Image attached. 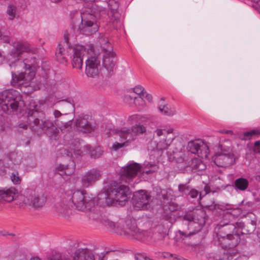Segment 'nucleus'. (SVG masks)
Segmentation results:
<instances>
[{"instance_id":"obj_52","label":"nucleus","mask_w":260,"mask_h":260,"mask_svg":"<svg viewBox=\"0 0 260 260\" xmlns=\"http://www.w3.org/2000/svg\"><path fill=\"white\" fill-rule=\"evenodd\" d=\"M143 98L146 99L148 102H151L152 101V96L151 94L147 93L145 92L144 96H142Z\"/></svg>"},{"instance_id":"obj_17","label":"nucleus","mask_w":260,"mask_h":260,"mask_svg":"<svg viewBox=\"0 0 260 260\" xmlns=\"http://www.w3.org/2000/svg\"><path fill=\"white\" fill-rule=\"evenodd\" d=\"M50 260H94L92 252L88 249L76 251L73 258L59 255H53Z\"/></svg>"},{"instance_id":"obj_6","label":"nucleus","mask_w":260,"mask_h":260,"mask_svg":"<svg viewBox=\"0 0 260 260\" xmlns=\"http://www.w3.org/2000/svg\"><path fill=\"white\" fill-rule=\"evenodd\" d=\"M129 187L125 185L116 184H111L104 194L105 202L108 206H112L118 203L123 206L127 201L129 194Z\"/></svg>"},{"instance_id":"obj_31","label":"nucleus","mask_w":260,"mask_h":260,"mask_svg":"<svg viewBox=\"0 0 260 260\" xmlns=\"http://www.w3.org/2000/svg\"><path fill=\"white\" fill-rule=\"evenodd\" d=\"M232 258V256L231 254L226 252L225 250H222L215 254L212 257H210V260H230Z\"/></svg>"},{"instance_id":"obj_56","label":"nucleus","mask_w":260,"mask_h":260,"mask_svg":"<svg viewBox=\"0 0 260 260\" xmlns=\"http://www.w3.org/2000/svg\"><path fill=\"white\" fill-rule=\"evenodd\" d=\"M30 260H41L38 257H34L30 258Z\"/></svg>"},{"instance_id":"obj_14","label":"nucleus","mask_w":260,"mask_h":260,"mask_svg":"<svg viewBox=\"0 0 260 260\" xmlns=\"http://www.w3.org/2000/svg\"><path fill=\"white\" fill-rule=\"evenodd\" d=\"M187 150L202 158H207L209 153L208 145L201 140L190 141L188 143Z\"/></svg>"},{"instance_id":"obj_12","label":"nucleus","mask_w":260,"mask_h":260,"mask_svg":"<svg viewBox=\"0 0 260 260\" xmlns=\"http://www.w3.org/2000/svg\"><path fill=\"white\" fill-rule=\"evenodd\" d=\"M23 202L35 209L42 208L46 202V197L42 193H38L31 189H26L24 192Z\"/></svg>"},{"instance_id":"obj_23","label":"nucleus","mask_w":260,"mask_h":260,"mask_svg":"<svg viewBox=\"0 0 260 260\" xmlns=\"http://www.w3.org/2000/svg\"><path fill=\"white\" fill-rule=\"evenodd\" d=\"M88 118V116L85 115L76 119V124L79 131L83 133H89L92 130Z\"/></svg>"},{"instance_id":"obj_54","label":"nucleus","mask_w":260,"mask_h":260,"mask_svg":"<svg viewBox=\"0 0 260 260\" xmlns=\"http://www.w3.org/2000/svg\"><path fill=\"white\" fill-rule=\"evenodd\" d=\"M205 206L208 208L212 209V206H213V208H215V205H213L212 204H205Z\"/></svg>"},{"instance_id":"obj_34","label":"nucleus","mask_w":260,"mask_h":260,"mask_svg":"<svg viewBox=\"0 0 260 260\" xmlns=\"http://www.w3.org/2000/svg\"><path fill=\"white\" fill-rule=\"evenodd\" d=\"M190 166L192 169L199 171L203 170L205 169V166L202 162L198 158L191 159L190 161Z\"/></svg>"},{"instance_id":"obj_58","label":"nucleus","mask_w":260,"mask_h":260,"mask_svg":"<svg viewBox=\"0 0 260 260\" xmlns=\"http://www.w3.org/2000/svg\"><path fill=\"white\" fill-rule=\"evenodd\" d=\"M0 58L1 60L2 61L3 60H4L5 58L4 56H3L2 53L0 52Z\"/></svg>"},{"instance_id":"obj_39","label":"nucleus","mask_w":260,"mask_h":260,"mask_svg":"<svg viewBox=\"0 0 260 260\" xmlns=\"http://www.w3.org/2000/svg\"><path fill=\"white\" fill-rule=\"evenodd\" d=\"M142 117L140 115L135 114L129 116L127 119V122L129 124H132L136 122H138L141 120Z\"/></svg>"},{"instance_id":"obj_27","label":"nucleus","mask_w":260,"mask_h":260,"mask_svg":"<svg viewBox=\"0 0 260 260\" xmlns=\"http://www.w3.org/2000/svg\"><path fill=\"white\" fill-rule=\"evenodd\" d=\"M16 192L14 187L0 189V199L10 202L14 200Z\"/></svg>"},{"instance_id":"obj_36","label":"nucleus","mask_w":260,"mask_h":260,"mask_svg":"<svg viewBox=\"0 0 260 260\" xmlns=\"http://www.w3.org/2000/svg\"><path fill=\"white\" fill-rule=\"evenodd\" d=\"M165 210L168 209L171 212L177 211L181 208V206L175 202H170L165 206Z\"/></svg>"},{"instance_id":"obj_13","label":"nucleus","mask_w":260,"mask_h":260,"mask_svg":"<svg viewBox=\"0 0 260 260\" xmlns=\"http://www.w3.org/2000/svg\"><path fill=\"white\" fill-rule=\"evenodd\" d=\"M101 60L94 53L90 54L86 61L85 74L88 77L97 78L100 75Z\"/></svg>"},{"instance_id":"obj_30","label":"nucleus","mask_w":260,"mask_h":260,"mask_svg":"<svg viewBox=\"0 0 260 260\" xmlns=\"http://www.w3.org/2000/svg\"><path fill=\"white\" fill-rule=\"evenodd\" d=\"M234 184L236 189L243 191L247 188L249 182L245 178H239L235 181Z\"/></svg>"},{"instance_id":"obj_7","label":"nucleus","mask_w":260,"mask_h":260,"mask_svg":"<svg viewBox=\"0 0 260 260\" xmlns=\"http://www.w3.org/2000/svg\"><path fill=\"white\" fill-rule=\"evenodd\" d=\"M75 208L81 211H91L95 201L93 197H90L85 191L76 190L70 198Z\"/></svg>"},{"instance_id":"obj_42","label":"nucleus","mask_w":260,"mask_h":260,"mask_svg":"<svg viewBox=\"0 0 260 260\" xmlns=\"http://www.w3.org/2000/svg\"><path fill=\"white\" fill-rule=\"evenodd\" d=\"M133 91L135 93L139 95L140 96H144V88L141 85L136 86L133 88Z\"/></svg>"},{"instance_id":"obj_51","label":"nucleus","mask_w":260,"mask_h":260,"mask_svg":"<svg viewBox=\"0 0 260 260\" xmlns=\"http://www.w3.org/2000/svg\"><path fill=\"white\" fill-rule=\"evenodd\" d=\"M56 58L58 61L60 62V63H63L66 62V57L63 56V55L61 56L59 55L58 56H56Z\"/></svg>"},{"instance_id":"obj_40","label":"nucleus","mask_w":260,"mask_h":260,"mask_svg":"<svg viewBox=\"0 0 260 260\" xmlns=\"http://www.w3.org/2000/svg\"><path fill=\"white\" fill-rule=\"evenodd\" d=\"M90 155L92 157L94 158H99L102 156V152L100 148H96L90 150Z\"/></svg>"},{"instance_id":"obj_28","label":"nucleus","mask_w":260,"mask_h":260,"mask_svg":"<svg viewBox=\"0 0 260 260\" xmlns=\"http://www.w3.org/2000/svg\"><path fill=\"white\" fill-rule=\"evenodd\" d=\"M108 6L110 9V15L114 19L117 21L119 19V14L118 9L119 8V0H109Z\"/></svg>"},{"instance_id":"obj_48","label":"nucleus","mask_w":260,"mask_h":260,"mask_svg":"<svg viewBox=\"0 0 260 260\" xmlns=\"http://www.w3.org/2000/svg\"><path fill=\"white\" fill-rule=\"evenodd\" d=\"M233 136L234 139L239 138L241 140H246V138L243 137V134H242L240 132H236L234 133V135H232Z\"/></svg>"},{"instance_id":"obj_4","label":"nucleus","mask_w":260,"mask_h":260,"mask_svg":"<svg viewBox=\"0 0 260 260\" xmlns=\"http://www.w3.org/2000/svg\"><path fill=\"white\" fill-rule=\"evenodd\" d=\"M206 213L203 210L194 214L186 213L180 217L182 220V231L178 233L181 236L187 237L200 232L206 222Z\"/></svg>"},{"instance_id":"obj_46","label":"nucleus","mask_w":260,"mask_h":260,"mask_svg":"<svg viewBox=\"0 0 260 260\" xmlns=\"http://www.w3.org/2000/svg\"><path fill=\"white\" fill-rule=\"evenodd\" d=\"M150 167L151 168L150 169L148 170L143 171L142 173H146L147 174L152 173L155 171H156L158 169V167L155 165H150Z\"/></svg>"},{"instance_id":"obj_32","label":"nucleus","mask_w":260,"mask_h":260,"mask_svg":"<svg viewBox=\"0 0 260 260\" xmlns=\"http://www.w3.org/2000/svg\"><path fill=\"white\" fill-rule=\"evenodd\" d=\"M131 127L133 131V132L135 134V136L137 138L139 135L145 134L147 131L146 127L140 123L136 124Z\"/></svg>"},{"instance_id":"obj_61","label":"nucleus","mask_w":260,"mask_h":260,"mask_svg":"<svg viewBox=\"0 0 260 260\" xmlns=\"http://www.w3.org/2000/svg\"><path fill=\"white\" fill-rule=\"evenodd\" d=\"M236 260H238V259H236Z\"/></svg>"},{"instance_id":"obj_41","label":"nucleus","mask_w":260,"mask_h":260,"mask_svg":"<svg viewBox=\"0 0 260 260\" xmlns=\"http://www.w3.org/2000/svg\"><path fill=\"white\" fill-rule=\"evenodd\" d=\"M171 196V193L168 192L167 190L165 189H160V193L159 194V197L162 198L164 200H171V198L170 197Z\"/></svg>"},{"instance_id":"obj_19","label":"nucleus","mask_w":260,"mask_h":260,"mask_svg":"<svg viewBox=\"0 0 260 260\" xmlns=\"http://www.w3.org/2000/svg\"><path fill=\"white\" fill-rule=\"evenodd\" d=\"M25 69L24 72H22L18 75L12 72V83L22 85L28 83L34 79L35 72L33 70Z\"/></svg>"},{"instance_id":"obj_45","label":"nucleus","mask_w":260,"mask_h":260,"mask_svg":"<svg viewBox=\"0 0 260 260\" xmlns=\"http://www.w3.org/2000/svg\"><path fill=\"white\" fill-rule=\"evenodd\" d=\"M11 178L12 181L15 184H19L21 182V179L18 176V174L17 173L16 174L13 173L11 176Z\"/></svg>"},{"instance_id":"obj_29","label":"nucleus","mask_w":260,"mask_h":260,"mask_svg":"<svg viewBox=\"0 0 260 260\" xmlns=\"http://www.w3.org/2000/svg\"><path fill=\"white\" fill-rule=\"evenodd\" d=\"M89 216V218H92V219L101 220L102 222H103L104 224H105V225L108 226L111 230L114 229L117 225L116 223L110 220L108 218H104L101 219L98 214H96L94 212H91L90 213Z\"/></svg>"},{"instance_id":"obj_44","label":"nucleus","mask_w":260,"mask_h":260,"mask_svg":"<svg viewBox=\"0 0 260 260\" xmlns=\"http://www.w3.org/2000/svg\"><path fill=\"white\" fill-rule=\"evenodd\" d=\"M127 146H128V145L124 142H121V143L116 142L113 143L112 148L113 150L116 151L123 147Z\"/></svg>"},{"instance_id":"obj_38","label":"nucleus","mask_w":260,"mask_h":260,"mask_svg":"<svg viewBox=\"0 0 260 260\" xmlns=\"http://www.w3.org/2000/svg\"><path fill=\"white\" fill-rule=\"evenodd\" d=\"M260 135V129H253L249 132H246L243 133V137L250 139L253 135Z\"/></svg>"},{"instance_id":"obj_47","label":"nucleus","mask_w":260,"mask_h":260,"mask_svg":"<svg viewBox=\"0 0 260 260\" xmlns=\"http://www.w3.org/2000/svg\"><path fill=\"white\" fill-rule=\"evenodd\" d=\"M65 50L64 48L61 45H59L57 49V51L56 52V56H58L59 55L61 56L63 55V52H64Z\"/></svg>"},{"instance_id":"obj_24","label":"nucleus","mask_w":260,"mask_h":260,"mask_svg":"<svg viewBox=\"0 0 260 260\" xmlns=\"http://www.w3.org/2000/svg\"><path fill=\"white\" fill-rule=\"evenodd\" d=\"M54 208L56 212L62 216H69L71 213L70 206L66 200H60L55 204Z\"/></svg>"},{"instance_id":"obj_37","label":"nucleus","mask_w":260,"mask_h":260,"mask_svg":"<svg viewBox=\"0 0 260 260\" xmlns=\"http://www.w3.org/2000/svg\"><path fill=\"white\" fill-rule=\"evenodd\" d=\"M126 99L127 100H133L134 103L135 105H143L144 101L142 96H139V97H132L130 95L126 96Z\"/></svg>"},{"instance_id":"obj_35","label":"nucleus","mask_w":260,"mask_h":260,"mask_svg":"<svg viewBox=\"0 0 260 260\" xmlns=\"http://www.w3.org/2000/svg\"><path fill=\"white\" fill-rule=\"evenodd\" d=\"M16 10V7L14 5H10L8 7L7 14L9 15L10 20H12L15 17Z\"/></svg>"},{"instance_id":"obj_53","label":"nucleus","mask_w":260,"mask_h":260,"mask_svg":"<svg viewBox=\"0 0 260 260\" xmlns=\"http://www.w3.org/2000/svg\"><path fill=\"white\" fill-rule=\"evenodd\" d=\"M220 133L230 134L231 135H234V132L232 130L223 129L219 131Z\"/></svg>"},{"instance_id":"obj_26","label":"nucleus","mask_w":260,"mask_h":260,"mask_svg":"<svg viewBox=\"0 0 260 260\" xmlns=\"http://www.w3.org/2000/svg\"><path fill=\"white\" fill-rule=\"evenodd\" d=\"M126 233L139 240L142 239L147 235L146 231H140L135 223H132V222L130 224L127 223Z\"/></svg>"},{"instance_id":"obj_16","label":"nucleus","mask_w":260,"mask_h":260,"mask_svg":"<svg viewBox=\"0 0 260 260\" xmlns=\"http://www.w3.org/2000/svg\"><path fill=\"white\" fill-rule=\"evenodd\" d=\"M151 202V196L146 191H139L134 195V204L137 209H148L150 207V203Z\"/></svg>"},{"instance_id":"obj_50","label":"nucleus","mask_w":260,"mask_h":260,"mask_svg":"<svg viewBox=\"0 0 260 260\" xmlns=\"http://www.w3.org/2000/svg\"><path fill=\"white\" fill-rule=\"evenodd\" d=\"M253 151L255 153H260V141H257L255 142Z\"/></svg>"},{"instance_id":"obj_15","label":"nucleus","mask_w":260,"mask_h":260,"mask_svg":"<svg viewBox=\"0 0 260 260\" xmlns=\"http://www.w3.org/2000/svg\"><path fill=\"white\" fill-rule=\"evenodd\" d=\"M102 174V171L97 168H92L88 170L81 177L82 186L87 188L93 185L96 182L101 179Z\"/></svg>"},{"instance_id":"obj_5","label":"nucleus","mask_w":260,"mask_h":260,"mask_svg":"<svg viewBox=\"0 0 260 260\" xmlns=\"http://www.w3.org/2000/svg\"><path fill=\"white\" fill-rule=\"evenodd\" d=\"M96 5H92V9L87 10L85 12L79 16V21L81 18V24L79 26L80 32L86 36H90L95 33L99 29L96 23L100 18V11H93Z\"/></svg>"},{"instance_id":"obj_57","label":"nucleus","mask_w":260,"mask_h":260,"mask_svg":"<svg viewBox=\"0 0 260 260\" xmlns=\"http://www.w3.org/2000/svg\"><path fill=\"white\" fill-rule=\"evenodd\" d=\"M64 40H65V42L67 43V44H68V42H69L68 38L66 35L64 36Z\"/></svg>"},{"instance_id":"obj_2","label":"nucleus","mask_w":260,"mask_h":260,"mask_svg":"<svg viewBox=\"0 0 260 260\" xmlns=\"http://www.w3.org/2000/svg\"><path fill=\"white\" fill-rule=\"evenodd\" d=\"M245 225L241 221L235 224L221 222L216 228L218 240L221 247L224 249L233 248L239 243L240 235L246 232L251 233V231L246 230Z\"/></svg>"},{"instance_id":"obj_20","label":"nucleus","mask_w":260,"mask_h":260,"mask_svg":"<svg viewBox=\"0 0 260 260\" xmlns=\"http://www.w3.org/2000/svg\"><path fill=\"white\" fill-rule=\"evenodd\" d=\"M116 60L115 54L114 52L107 49H104L103 64L110 74L115 69Z\"/></svg>"},{"instance_id":"obj_11","label":"nucleus","mask_w":260,"mask_h":260,"mask_svg":"<svg viewBox=\"0 0 260 260\" xmlns=\"http://www.w3.org/2000/svg\"><path fill=\"white\" fill-rule=\"evenodd\" d=\"M93 46L92 44H87L85 46L81 45H76L73 49L72 57V66L74 68L81 69L83 66V57L86 54L89 56L93 53Z\"/></svg>"},{"instance_id":"obj_1","label":"nucleus","mask_w":260,"mask_h":260,"mask_svg":"<svg viewBox=\"0 0 260 260\" xmlns=\"http://www.w3.org/2000/svg\"><path fill=\"white\" fill-rule=\"evenodd\" d=\"M53 115L55 120L52 121L45 118V114L43 111H30L28 113V123L31 130L38 134L44 132L50 138L56 139L59 133V129H62L60 122L64 120L66 115L57 110L54 111Z\"/></svg>"},{"instance_id":"obj_49","label":"nucleus","mask_w":260,"mask_h":260,"mask_svg":"<svg viewBox=\"0 0 260 260\" xmlns=\"http://www.w3.org/2000/svg\"><path fill=\"white\" fill-rule=\"evenodd\" d=\"M31 110H35V109H31L30 108H29V109H28V113H29V112L30 111H31ZM28 115H27V117H28ZM27 124H26L23 123H20V124H19V128H23V129H27V127H28V126L29 127H29V126L28 123V118H27ZM29 128L31 129V128Z\"/></svg>"},{"instance_id":"obj_33","label":"nucleus","mask_w":260,"mask_h":260,"mask_svg":"<svg viewBox=\"0 0 260 260\" xmlns=\"http://www.w3.org/2000/svg\"><path fill=\"white\" fill-rule=\"evenodd\" d=\"M158 109L159 111L165 115L173 116L176 113L174 108H169L167 105H160Z\"/></svg>"},{"instance_id":"obj_21","label":"nucleus","mask_w":260,"mask_h":260,"mask_svg":"<svg viewBox=\"0 0 260 260\" xmlns=\"http://www.w3.org/2000/svg\"><path fill=\"white\" fill-rule=\"evenodd\" d=\"M117 135L120 138L121 142H125L128 145V144L136 140L137 137L133 132L131 127H123L117 132Z\"/></svg>"},{"instance_id":"obj_55","label":"nucleus","mask_w":260,"mask_h":260,"mask_svg":"<svg viewBox=\"0 0 260 260\" xmlns=\"http://www.w3.org/2000/svg\"><path fill=\"white\" fill-rule=\"evenodd\" d=\"M94 0H83V2L86 3H91L94 2Z\"/></svg>"},{"instance_id":"obj_10","label":"nucleus","mask_w":260,"mask_h":260,"mask_svg":"<svg viewBox=\"0 0 260 260\" xmlns=\"http://www.w3.org/2000/svg\"><path fill=\"white\" fill-rule=\"evenodd\" d=\"M220 151L213 157V160L219 167H227L235 163L236 156L231 147L225 148L221 146Z\"/></svg>"},{"instance_id":"obj_60","label":"nucleus","mask_w":260,"mask_h":260,"mask_svg":"<svg viewBox=\"0 0 260 260\" xmlns=\"http://www.w3.org/2000/svg\"><path fill=\"white\" fill-rule=\"evenodd\" d=\"M257 177H258L259 178H260V176H257Z\"/></svg>"},{"instance_id":"obj_8","label":"nucleus","mask_w":260,"mask_h":260,"mask_svg":"<svg viewBox=\"0 0 260 260\" xmlns=\"http://www.w3.org/2000/svg\"><path fill=\"white\" fill-rule=\"evenodd\" d=\"M18 92L10 89L0 92V106L2 110L8 114L19 109L20 103L17 100Z\"/></svg>"},{"instance_id":"obj_59","label":"nucleus","mask_w":260,"mask_h":260,"mask_svg":"<svg viewBox=\"0 0 260 260\" xmlns=\"http://www.w3.org/2000/svg\"><path fill=\"white\" fill-rule=\"evenodd\" d=\"M177 151H178V150H176L175 151H173V153H175V152H176Z\"/></svg>"},{"instance_id":"obj_18","label":"nucleus","mask_w":260,"mask_h":260,"mask_svg":"<svg viewBox=\"0 0 260 260\" xmlns=\"http://www.w3.org/2000/svg\"><path fill=\"white\" fill-rule=\"evenodd\" d=\"M140 170L141 166L139 164L136 162L129 164L126 167L121 169L120 178L128 182L137 175Z\"/></svg>"},{"instance_id":"obj_25","label":"nucleus","mask_w":260,"mask_h":260,"mask_svg":"<svg viewBox=\"0 0 260 260\" xmlns=\"http://www.w3.org/2000/svg\"><path fill=\"white\" fill-rule=\"evenodd\" d=\"M178 191L181 196L190 197L192 199L197 198L199 194V192L192 188L187 183L180 184L178 185Z\"/></svg>"},{"instance_id":"obj_22","label":"nucleus","mask_w":260,"mask_h":260,"mask_svg":"<svg viewBox=\"0 0 260 260\" xmlns=\"http://www.w3.org/2000/svg\"><path fill=\"white\" fill-rule=\"evenodd\" d=\"M60 151L61 154H64L67 155L70 160V163L68 165L60 164L57 169L60 171L64 170V173L66 175H70L74 172L75 167V163L71 160L72 153L65 149H61Z\"/></svg>"},{"instance_id":"obj_3","label":"nucleus","mask_w":260,"mask_h":260,"mask_svg":"<svg viewBox=\"0 0 260 260\" xmlns=\"http://www.w3.org/2000/svg\"><path fill=\"white\" fill-rule=\"evenodd\" d=\"M36 52V48H31L27 43H15L9 54V60L12 61L10 66L32 70V67L37 63V58L34 55Z\"/></svg>"},{"instance_id":"obj_43","label":"nucleus","mask_w":260,"mask_h":260,"mask_svg":"<svg viewBox=\"0 0 260 260\" xmlns=\"http://www.w3.org/2000/svg\"><path fill=\"white\" fill-rule=\"evenodd\" d=\"M60 125L62 126V129H60L61 131L64 130L66 128H68L71 127L72 123L71 120H66L64 119L60 121Z\"/></svg>"},{"instance_id":"obj_9","label":"nucleus","mask_w":260,"mask_h":260,"mask_svg":"<svg viewBox=\"0 0 260 260\" xmlns=\"http://www.w3.org/2000/svg\"><path fill=\"white\" fill-rule=\"evenodd\" d=\"M175 136L173 133L172 128L169 129H157L153 133V138L158 141L156 147L159 150L167 149V153L168 155H171L170 150L171 148H169L170 144L175 139Z\"/></svg>"}]
</instances>
